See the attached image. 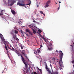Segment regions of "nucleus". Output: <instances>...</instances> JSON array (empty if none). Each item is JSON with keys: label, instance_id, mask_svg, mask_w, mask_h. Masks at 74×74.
Instances as JSON below:
<instances>
[{"label": "nucleus", "instance_id": "nucleus-34", "mask_svg": "<svg viewBox=\"0 0 74 74\" xmlns=\"http://www.w3.org/2000/svg\"><path fill=\"white\" fill-rule=\"evenodd\" d=\"M20 22H21V21H20L19 22H18V23H19V24H20V23H20Z\"/></svg>", "mask_w": 74, "mask_h": 74}, {"label": "nucleus", "instance_id": "nucleus-8", "mask_svg": "<svg viewBox=\"0 0 74 74\" xmlns=\"http://www.w3.org/2000/svg\"><path fill=\"white\" fill-rule=\"evenodd\" d=\"M45 68L49 73H51V71H50L49 69L48 68V66L47 64H46L45 65Z\"/></svg>", "mask_w": 74, "mask_h": 74}, {"label": "nucleus", "instance_id": "nucleus-20", "mask_svg": "<svg viewBox=\"0 0 74 74\" xmlns=\"http://www.w3.org/2000/svg\"><path fill=\"white\" fill-rule=\"evenodd\" d=\"M49 6V5L47 4H46V5L45 6V8H47V7H48Z\"/></svg>", "mask_w": 74, "mask_h": 74}, {"label": "nucleus", "instance_id": "nucleus-32", "mask_svg": "<svg viewBox=\"0 0 74 74\" xmlns=\"http://www.w3.org/2000/svg\"><path fill=\"white\" fill-rule=\"evenodd\" d=\"M59 8H60V4H59V7L58 10H60V9Z\"/></svg>", "mask_w": 74, "mask_h": 74}, {"label": "nucleus", "instance_id": "nucleus-42", "mask_svg": "<svg viewBox=\"0 0 74 74\" xmlns=\"http://www.w3.org/2000/svg\"><path fill=\"white\" fill-rule=\"evenodd\" d=\"M43 15H44V16H45V14L43 13Z\"/></svg>", "mask_w": 74, "mask_h": 74}, {"label": "nucleus", "instance_id": "nucleus-33", "mask_svg": "<svg viewBox=\"0 0 74 74\" xmlns=\"http://www.w3.org/2000/svg\"><path fill=\"white\" fill-rule=\"evenodd\" d=\"M3 15V13H0V15Z\"/></svg>", "mask_w": 74, "mask_h": 74}, {"label": "nucleus", "instance_id": "nucleus-3", "mask_svg": "<svg viewBox=\"0 0 74 74\" xmlns=\"http://www.w3.org/2000/svg\"><path fill=\"white\" fill-rule=\"evenodd\" d=\"M21 60L23 61V62L24 64H25V66L26 69H27L29 67H28V65H27V64L26 63V62H25V59H24V58L23 56H22L21 55Z\"/></svg>", "mask_w": 74, "mask_h": 74}, {"label": "nucleus", "instance_id": "nucleus-11", "mask_svg": "<svg viewBox=\"0 0 74 74\" xmlns=\"http://www.w3.org/2000/svg\"><path fill=\"white\" fill-rule=\"evenodd\" d=\"M24 53H25V50H23L22 53L23 54V55H24L26 57V58H27V56H26V55H25V54Z\"/></svg>", "mask_w": 74, "mask_h": 74}, {"label": "nucleus", "instance_id": "nucleus-2", "mask_svg": "<svg viewBox=\"0 0 74 74\" xmlns=\"http://www.w3.org/2000/svg\"><path fill=\"white\" fill-rule=\"evenodd\" d=\"M10 34L12 35L13 38H12V39H16V40H17V41H19V39L16 37V34H15L14 35V34L13 32V30H12L11 32H10Z\"/></svg>", "mask_w": 74, "mask_h": 74}, {"label": "nucleus", "instance_id": "nucleus-41", "mask_svg": "<svg viewBox=\"0 0 74 74\" xmlns=\"http://www.w3.org/2000/svg\"><path fill=\"white\" fill-rule=\"evenodd\" d=\"M50 67H52V65H51V64H50Z\"/></svg>", "mask_w": 74, "mask_h": 74}, {"label": "nucleus", "instance_id": "nucleus-15", "mask_svg": "<svg viewBox=\"0 0 74 74\" xmlns=\"http://www.w3.org/2000/svg\"><path fill=\"white\" fill-rule=\"evenodd\" d=\"M29 26H30L29 27L30 28H31V29H32V30L33 29V27L32 26L30 25H29Z\"/></svg>", "mask_w": 74, "mask_h": 74}, {"label": "nucleus", "instance_id": "nucleus-24", "mask_svg": "<svg viewBox=\"0 0 74 74\" xmlns=\"http://www.w3.org/2000/svg\"><path fill=\"white\" fill-rule=\"evenodd\" d=\"M48 49L50 51L51 50H52V47L48 48Z\"/></svg>", "mask_w": 74, "mask_h": 74}, {"label": "nucleus", "instance_id": "nucleus-45", "mask_svg": "<svg viewBox=\"0 0 74 74\" xmlns=\"http://www.w3.org/2000/svg\"><path fill=\"white\" fill-rule=\"evenodd\" d=\"M2 73H4V71L3 72H2Z\"/></svg>", "mask_w": 74, "mask_h": 74}, {"label": "nucleus", "instance_id": "nucleus-10", "mask_svg": "<svg viewBox=\"0 0 74 74\" xmlns=\"http://www.w3.org/2000/svg\"><path fill=\"white\" fill-rule=\"evenodd\" d=\"M3 42L5 45V48L6 50V51H8V49H7V47L6 46V44H5V43L7 42V41H5V42Z\"/></svg>", "mask_w": 74, "mask_h": 74}, {"label": "nucleus", "instance_id": "nucleus-49", "mask_svg": "<svg viewBox=\"0 0 74 74\" xmlns=\"http://www.w3.org/2000/svg\"><path fill=\"white\" fill-rule=\"evenodd\" d=\"M8 55H9V54H8Z\"/></svg>", "mask_w": 74, "mask_h": 74}, {"label": "nucleus", "instance_id": "nucleus-60", "mask_svg": "<svg viewBox=\"0 0 74 74\" xmlns=\"http://www.w3.org/2000/svg\"><path fill=\"white\" fill-rule=\"evenodd\" d=\"M1 18H3V17H2Z\"/></svg>", "mask_w": 74, "mask_h": 74}, {"label": "nucleus", "instance_id": "nucleus-54", "mask_svg": "<svg viewBox=\"0 0 74 74\" xmlns=\"http://www.w3.org/2000/svg\"><path fill=\"white\" fill-rule=\"evenodd\" d=\"M9 49H11V48H9Z\"/></svg>", "mask_w": 74, "mask_h": 74}, {"label": "nucleus", "instance_id": "nucleus-18", "mask_svg": "<svg viewBox=\"0 0 74 74\" xmlns=\"http://www.w3.org/2000/svg\"><path fill=\"white\" fill-rule=\"evenodd\" d=\"M25 31L27 32L28 33H29L30 32V30H29V29H26Z\"/></svg>", "mask_w": 74, "mask_h": 74}, {"label": "nucleus", "instance_id": "nucleus-38", "mask_svg": "<svg viewBox=\"0 0 74 74\" xmlns=\"http://www.w3.org/2000/svg\"><path fill=\"white\" fill-rule=\"evenodd\" d=\"M44 40L45 41V42H46L47 41H46V39L45 38V39H44Z\"/></svg>", "mask_w": 74, "mask_h": 74}, {"label": "nucleus", "instance_id": "nucleus-58", "mask_svg": "<svg viewBox=\"0 0 74 74\" xmlns=\"http://www.w3.org/2000/svg\"><path fill=\"white\" fill-rule=\"evenodd\" d=\"M34 53H36L34 52Z\"/></svg>", "mask_w": 74, "mask_h": 74}, {"label": "nucleus", "instance_id": "nucleus-43", "mask_svg": "<svg viewBox=\"0 0 74 74\" xmlns=\"http://www.w3.org/2000/svg\"><path fill=\"white\" fill-rule=\"evenodd\" d=\"M26 36H29V35L28 34H26Z\"/></svg>", "mask_w": 74, "mask_h": 74}, {"label": "nucleus", "instance_id": "nucleus-25", "mask_svg": "<svg viewBox=\"0 0 74 74\" xmlns=\"http://www.w3.org/2000/svg\"><path fill=\"white\" fill-rule=\"evenodd\" d=\"M12 49H11V50H12V51H15V49H14V48H13V47H12Z\"/></svg>", "mask_w": 74, "mask_h": 74}, {"label": "nucleus", "instance_id": "nucleus-51", "mask_svg": "<svg viewBox=\"0 0 74 74\" xmlns=\"http://www.w3.org/2000/svg\"><path fill=\"white\" fill-rule=\"evenodd\" d=\"M36 54L37 55V52H36Z\"/></svg>", "mask_w": 74, "mask_h": 74}, {"label": "nucleus", "instance_id": "nucleus-55", "mask_svg": "<svg viewBox=\"0 0 74 74\" xmlns=\"http://www.w3.org/2000/svg\"><path fill=\"white\" fill-rule=\"evenodd\" d=\"M56 3L57 4V3L56 2Z\"/></svg>", "mask_w": 74, "mask_h": 74}, {"label": "nucleus", "instance_id": "nucleus-39", "mask_svg": "<svg viewBox=\"0 0 74 74\" xmlns=\"http://www.w3.org/2000/svg\"><path fill=\"white\" fill-rule=\"evenodd\" d=\"M40 37H41L42 38V37H43V36H42V35H40Z\"/></svg>", "mask_w": 74, "mask_h": 74}, {"label": "nucleus", "instance_id": "nucleus-50", "mask_svg": "<svg viewBox=\"0 0 74 74\" xmlns=\"http://www.w3.org/2000/svg\"><path fill=\"white\" fill-rule=\"evenodd\" d=\"M32 74H33V72H32Z\"/></svg>", "mask_w": 74, "mask_h": 74}, {"label": "nucleus", "instance_id": "nucleus-23", "mask_svg": "<svg viewBox=\"0 0 74 74\" xmlns=\"http://www.w3.org/2000/svg\"><path fill=\"white\" fill-rule=\"evenodd\" d=\"M14 32L15 33H16V34H18V32L16 30H14Z\"/></svg>", "mask_w": 74, "mask_h": 74}, {"label": "nucleus", "instance_id": "nucleus-35", "mask_svg": "<svg viewBox=\"0 0 74 74\" xmlns=\"http://www.w3.org/2000/svg\"><path fill=\"white\" fill-rule=\"evenodd\" d=\"M42 38H43L44 40H45V38H44V36H42Z\"/></svg>", "mask_w": 74, "mask_h": 74}, {"label": "nucleus", "instance_id": "nucleus-16", "mask_svg": "<svg viewBox=\"0 0 74 74\" xmlns=\"http://www.w3.org/2000/svg\"><path fill=\"white\" fill-rule=\"evenodd\" d=\"M37 69H38V70H39L40 73H41L42 72V70H41V69H39L38 67H37Z\"/></svg>", "mask_w": 74, "mask_h": 74}, {"label": "nucleus", "instance_id": "nucleus-4", "mask_svg": "<svg viewBox=\"0 0 74 74\" xmlns=\"http://www.w3.org/2000/svg\"><path fill=\"white\" fill-rule=\"evenodd\" d=\"M17 5H18L20 6H22V7H24L25 5V4L24 3H22V2L21 1H19L17 2Z\"/></svg>", "mask_w": 74, "mask_h": 74}, {"label": "nucleus", "instance_id": "nucleus-7", "mask_svg": "<svg viewBox=\"0 0 74 74\" xmlns=\"http://www.w3.org/2000/svg\"><path fill=\"white\" fill-rule=\"evenodd\" d=\"M0 38H1V41H3V42H5V40L4 39V38L3 35L1 34H0Z\"/></svg>", "mask_w": 74, "mask_h": 74}, {"label": "nucleus", "instance_id": "nucleus-19", "mask_svg": "<svg viewBox=\"0 0 74 74\" xmlns=\"http://www.w3.org/2000/svg\"><path fill=\"white\" fill-rule=\"evenodd\" d=\"M71 50L72 52H74V49H73V47H72V48L71 49Z\"/></svg>", "mask_w": 74, "mask_h": 74}, {"label": "nucleus", "instance_id": "nucleus-14", "mask_svg": "<svg viewBox=\"0 0 74 74\" xmlns=\"http://www.w3.org/2000/svg\"><path fill=\"white\" fill-rule=\"evenodd\" d=\"M14 52H15L16 53L17 55H18L19 53V51H18L17 50H16V51H14Z\"/></svg>", "mask_w": 74, "mask_h": 74}, {"label": "nucleus", "instance_id": "nucleus-13", "mask_svg": "<svg viewBox=\"0 0 74 74\" xmlns=\"http://www.w3.org/2000/svg\"><path fill=\"white\" fill-rule=\"evenodd\" d=\"M11 12L13 14H14V15H15V14H16L14 10H12Z\"/></svg>", "mask_w": 74, "mask_h": 74}, {"label": "nucleus", "instance_id": "nucleus-22", "mask_svg": "<svg viewBox=\"0 0 74 74\" xmlns=\"http://www.w3.org/2000/svg\"><path fill=\"white\" fill-rule=\"evenodd\" d=\"M3 11H5V10H1V14H3Z\"/></svg>", "mask_w": 74, "mask_h": 74}, {"label": "nucleus", "instance_id": "nucleus-6", "mask_svg": "<svg viewBox=\"0 0 74 74\" xmlns=\"http://www.w3.org/2000/svg\"><path fill=\"white\" fill-rule=\"evenodd\" d=\"M47 43L50 47H51L52 45H53V42L52 41H50V42L48 41H47Z\"/></svg>", "mask_w": 74, "mask_h": 74}, {"label": "nucleus", "instance_id": "nucleus-17", "mask_svg": "<svg viewBox=\"0 0 74 74\" xmlns=\"http://www.w3.org/2000/svg\"><path fill=\"white\" fill-rule=\"evenodd\" d=\"M32 31L33 32V33L34 34H36V31H35V30H34V29H33Z\"/></svg>", "mask_w": 74, "mask_h": 74}, {"label": "nucleus", "instance_id": "nucleus-48", "mask_svg": "<svg viewBox=\"0 0 74 74\" xmlns=\"http://www.w3.org/2000/svg\"><path fill=\"white\" fill-rule=\"evenodd\" d=\"M40 40H42L41 38H40Z\"/></svg>", "mask_w": 74, "mask_h": 74}, {"label": "nucleus", "instance_id": "nucleus-12", "mask_svg": "<svg viewBox=\"0 0 74 74\" xmlns=\"http://www.w3.org/2000/svg\"><path fill=\"white\" fill-rule=\"evenodd\" d=\"M51 3V1H48L46 3V4H49Z\"/></svg>", "mask_w": 74, "mask_h": 74}, {"label": "nucleus", "instance_id": "nucleus-59", "mask_svg": "<svg viewBox=\"0 0 74 74\" xmlns=\"http://www.w3.org/2000/svg\"><path fill=\"white\" fill-rule=\"evenodd\" d=\"M3 1H4V0H3Z\"/></svg>", "mask_w": 74, "mask_h": 74}, {"label": "nucleus", "instance_id": "nucleus-1", "mask_svg": "<svg viewBox=\"0 0 74 74\" xmlns=\"http://www.w3.org/2000/svg\"><path fill=\"white\" fill-rule=\"evenodd\" d=\"M59 51V52L60 53L59 56L60 57V61L58 59L57 60V61L58 63H59L60 66H61V64H63L62 58H63V53L61 51Z\"/></svg>", "mask_w": 74, "mask_h": 74}, {"label": "nucleus", "instance_id": "nucleus-37", "mask_svg": "<svg viewBox=\"0 0 74 74\" xmlns=\"http://www.w3.org/2000/svg\"><path fill=\"white\" fill-rule=\"evenodd\" d=\"M33 22H34L35 23H36V21L35 20H34L33 21Z\"/></svg>", "mask_w": 74, "mask_h": 74}, {"label": "nucleus", "instance_id": "nucleus-27", "mask_svg": "<svg viewBox=\"0 0 74 74\" xmlns=\"http://www.w3.org/2000/svg\"><path fill=\"white\" fill-rule=\"evenodd\" d=\"M37 51L38 53H40V49H38Z\"/></svg>", "mask_w": 74, "mask_h": 74}, {"label": "nucleus", "instance_id": "nucleus-53", "mask_svg": "<svg viewBox=\"0 0 74 74\" xmlns=\"http://www.w3.org/2000/svg\"><path fill=\"white\" fill-rule=\"evenodd\" d=\"M73 45H74V42L73 43Z\"/></svg>", "mask_w": 74, "mask_h": 74}, {"label": "nucleus", "instance_id": "nucleus-5", "mask_svg": "<svg viewBox=\"0 0 74 74\" xmlns=\"http://www.w3.org/2000/svg\"><path fill=\"white\" fill-rule=\"evenodd\" d=\"M8 4H10V5L12 6V5H13L14 4V3H15V1L13 0H8Z\"/></svg>", "mask_w": 74, "mask_h": 74}, {"label": "nucleus", "instance_id": "nucleus-47", "mask_svg": "<svg viewBox=\"0 0 74 74\" xmlns=\"http://www.w3.org/2000/svg\"><path fill=\"white\" fill-rule=\"evenodd\" d=\"M38 16V14H36V16Z\"/></svg>", "mask_w": 74, "mask_h": 74}, {"label": "nucleus", "instance_id": "nucleus-31", "mask_svg": "<svg viewBox=\"0 0 74 74\" xmlns=\"http://www.w3.org/2000/svg\"><path fill=\"white\" fill-rule=\"evenodd\" d=\"M34 74H37V73L36 72H34Z\"/></svg>", "mask_w": 74, "mask_h": 74}, {"label": "nucleus", "instance_id": "nucleus-36", "mask_svg": "<svg viewBox=\"0 0 74 74\" xmlns=\"http://www.w3.org/2000/svg\"><path fill=\"white\" fill-rule=\"evenodd\" d=\"M18 56H20H20H21V55H21L20 54H19V53H18Z\"/></svg>", "mask_w": 74, "mask_h": 74}, {"label": "nucleus", "instance_id": "nucleus-44", "mask_svg": "<svg viewBox=\"0 0 74 74\" xmlns=\"http://www.w3.org/2000/svg\"><path fill=\"white\" fill-rule=\"evenodd\" d=\"M58 52V50H56V52Z\"/></svg>", "mask_w": 74, "mask_h": 74}, {"label": "nucleus", "instance_id": "nucleus-56", "mask_svg": "<svg viewBox=\"0 0 74 74\" xmlns=\"http://www.w3.org/2000/svg\"><path fill=\"white\" fill-rule=\"evenodd\" d=\"M38 7V5L37 6Z\"/></svg>", "mask_w": 74, "mask_h": 74}, {"label": "nucleus", "instance_id": "nucleus-26", "mask_svg": "<svg viewBox=\"0 0 74 74\" xmlns=\"http://www.w3.org/2000/svg\"><path fill=\"white\" fill-rule=\"evenodd\" d=\"M38 31L39 33H41L42 32V31H41L40 29H39Z\"/></svg>", "mask_w": 74, "mask_h": 74}, {"label": "nucleus", "instance_id": "nucleus-9", "mask_svg": "<svg viewBox=\"0 0 74 74\" xmlns=\"http://www.w3.org/2000/svg\"><path fill=\"white\" fill-rule=\"evenodd\" d=\"M71 62L72 63V64H73V67L74 69L73 71L72 72V74H74V60L71 61Z\"/></svg>", "mask_w": 74, "mask_h": 74}, {"label": "nucleus", "instance_id": "nucleus-28", "mask_svg": "<svg viewBox=\"0 0 74 74\" xmlns=\"http://www.w3.org/2000/svg\"><path fill=\"white\" fill-rule=\"evenodd\" d=\"M29 0V1H30V3H29L27 4V5H30V3H31V1H30V0Z\"/></svg>", "mask_w": 74, "mask_h": 74}, {"label": "nucleus", "instance_id": "nucleus-57", "mask_svg": "<svg viewBox=\"0 0 74 74\" xmlns=\"http://www.w3.org/2000/svg\"><path fill=\"white\" fill-rule=\"evenodd\" d=\"M23 27H25V26H23Z\"/></svg>", "mask_w": 74, "mask_h": 74}, {"label": "nucleus", "instance_id": "nucleus-29", "mask_svg": "<svg viewBox=\"0 0 74 74\" xmlns=\"http://www.w3.org/2000/svg\"><path fill=\"white\" fill-rule=\"evenodd\" d=\"M21 49H23V46H22V45H21Z\"/></svg>", "mask_w": 74, "mask_h": 74}, {"label": "nucleus", "instance_id": "nucleus-30", "mask_svg": "<svg viewBox=\"0 0 74 74\" xmlns=\"http://www.w3.org/2000/svg\"><path fill=\"white\" fill-rule=\"evenodd\" d=\"M40 12L41 14H43L44 13H43V12H42V11H41Z\"/></svg>", "mask_w": 74, "mask_h": 74}, {"label": "nucleus", "instance_id": "nucleus-21", "mask_svg": "<svg viewBox=\"0 0 74 74\" xmlns=\"http://www.w3.org/2000/svg\"><path fill=\"white\" fill-rule=\"evenodd\" d=\"M30 34H31V35H33V32H32L30 31H29V32H28Z\"/></svg>", "mask_w": 74, "mask_h": 74}, {"label": "nucleus", "instance_id": "nucleus-40", "mask_svg": "<svg viewBox=\"0 0 74 74\" xmlns=\"http://www.w3.org/2000/svg\"><path fill=\"white\" fill-rule=\"evenodd\" d=\"M27 58L28 60V61H29V58H27Z\"/></svg>", "mask_w": 74, "mask_h": 74}, {"label": "nucleus", "instance_id": "nucleus-46", "mask_svg": "<svg viewBox=\"0 0 74 74\" xmlns=\"http://www.w3.org/2000/svg\"><path fill=\"white\" fill-rule=\"evenodd\" d=\"M61 3V2L60 1V2H59V3Z\"/></svg>", "mask_w": 74, "mask_h": 74}, {"label": "nucleus", "instance_id": "nucleus-52", "mask_svg": "<svg viewBox=\"0 0 74 74\" xmlns=\"http://www.w3.org/2000/svg\"><path fill=\"white\" fill-rule=\"evenodd\" d=\"M25 34L26 35L27 34L26 33H25Z\"/></svg>", "mask_w": 74, "mask_h": 74}]
</instances>
